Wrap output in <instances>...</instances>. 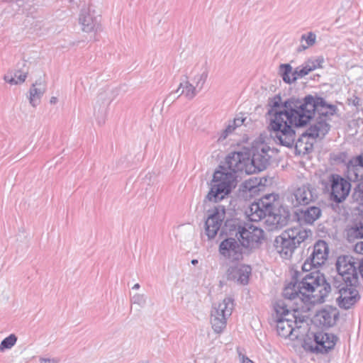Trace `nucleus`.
<instances>
[{"label":"nucleus","mask_w":363,"mask_h":363,"mask_svg":"<svg viewBox=\"0 0 363 363\" xmlns=\"http://www.w3.org/2000/svg\"><path fill=\"white\" fill-rule=\"evenodd\" d=\"M268 106L270 108L267 113L273 116L269 128L274 142L287 147L295 144L299 152L308 153L311 151L317 142L318 125L311 126L296 141L293 127H304L313 119L318 108V96L291 97L282 102L280 95H276L269 99Z\"/></svg>","instance_id":"1"},{"label":"nucleus","mask_w":363,"mask_h":363,"mask_svg":"<svg viewBox=\"0 0 363 363\" xmlns=\"http://www.w3.org/2000/svg\"><path fill=\"white\" fill-rule=\"evenodd\" d=\"M318 241L313 245V251L302 265V272L295 271L292 275L293 281L284 289L285 298L293 300L300 296L303 303V310L311 311L313 308L315 315L318 313V298L311 293L318 287V262L315 261L318 255Z\"/></svg>","instance_id":"2"},{"label":"nucleus","mask_w":363,"mask_h":363,"mask_svg":"<svg viewBox=\"0 0 363 363\" xmlns=\"http://www.w3.org/2000/svg\"><path fill=\"white\" fill-rule=\"evenodd\" d=\"M250 155L247 151H240L232 152L226 156L220 169L213 174L211 191L205 201L218 202L223 199L235 187L238 173L252 174L248 172Z\"/></svg>","instance_id":"3"},{"label":"nucleus","mask_w":363,"mask_h":363,"mask_svg":"<svg viewBox=\"0 0 363 363\" xmlns=\"http://www.w3.org/2000/svg\"><path fill=\"white\" fill-rule=\"evenodd\" d=\"M311 313L301 314L295 318H278L277 331L279 336L294 340L303 337L302 347L311 353L318 354V324Z\"/></svg>","instance_id":"4"},{"label":"nucleus","mask_w":363,"mask_h":363,"mask_svg":"<svg viewBox=\"0 0 363 363\" xmlns=\"http://www.w3.org/2000/svg\"><path fill=\"white\" fill-rule=\"evenodd\" d=\"M352 259L350 255L340 256L336 263L338 274L344 281L337 287L340 294L337 301L339 306L345 309H349L358 299V291L354 287L358 277L353 264L350 262Z\"/></svg>","instance_id":"5"},{"label":"nucleus","mask_w":363,"mask_h":363,"mask_svg":"<svg viewBox=\"0 0 363 363\" xmlns=\"http://www.w3.org/2000/svg\"><path fill=\"white\" fill-rule=\"evenodd\" d=\"M311 235V230L305 229L301 225L289 228L276 237L274 247L283 259H289L300 244Z\"/></svg>","instance_id":"6"},{"label":"nucleus","mask_w":363,"mask_h":363,"mask_svg":"<svg viewBox=\"0 0 363 363\" xmlns=\"http://www.w3.org/2000/svg\"><path fill=\"white\" fill-rule=\"evenodd\" d=\"M233 307V299L230 297L213 305L211 323L215 333H220L225 328L227 318L231 315Z\"/></svg>","instance_id":"7"},{"label":"nucleus","mask_w":363,"mask_h":363,"mask_svg":"<svg viewBox=\"0 0 363 363\" xmlns=\"http://www.w3.org/2000/svg\"><path fill=\"white\" fill-rule=\"evenodd\" d=\"M273 204L270 203H252L250 206L249 218L252 221L257 222L262 218H267L266 221L272 225L278 226L285 221V217L281 216Z\"/></svg>","instance_id":"8"},{"label":"nucleus","mask_w":363,"mask_h":363,"mask_svg":"<svg viewBox=\"0 0 363 363\" xmlns=\"http://www.w3.org/2000/svg\"><path fill=\"white\" fill-rule=\"evenodd\" d=\"M272 151L267 144L263 142L255 143L252 145L249 156L248 172L254 174L257 172H261L265 169L269 164Z\"/></svg>","instance_id":"9"},{"label":"nucleus","mask_w":363,"mask_h":363,"mask_svg":"<svg viewBox=\"0 0 363 363\" xmlns=\"http://www.w3.org/2000/svg\"><path fill=\"white\" fill-rule=\"evenodd\" d=\"M317 198L316 188L309 183L301 186H292L287 194V199L294 207L308 205Z\"/></svg>","instance_id":"10"},{"label":"nucleus","mask_w":363,"mask_h":363,"mask_svg":"<svg viewBox=\"0 0 363 363\" xmlns=\"http://www.w3.org/2000/svg\"><path fill=\"white\" fill-rule=\"evenodd\" d=\"M318 67V59L308 60L303 65L299 66L292 72V67L289 64H281L279 71L281 73L283 80L286 83H291L308 74L311 71Z\"/></svg>","instance_id":"11"},{"label":"nucleus","mask_w":363,"mask_h":363,"mask_svg":"<svg viewBox=\"0 0 363 363\" xmlns=\"http://www.w3.org/2000/svg\"><path fill=\"white\" fill-rule=\"evenodd\" d=\"M264 236V231L261 228L252 224L244 223L238 240L245 248L255 249L259 247Z\"/></svg>","instance_id":"12"},{"label":"nucleus","mask_w":363,"mask_h":363,"mask_svg":"<svg viewBox=\"0 0 363 363\" xmlns=\"http://www.w3.org/2000/svg\"><path fill=\"white\" fill-rule=\"evenodd\" d=\"M330 201L336 204L342 203L348 196L351 190V184L340 175L333 174L330 177Z\"/></svg>","instance_id":"13"},{"label":"nucleus","mask_w":363,"mask_h":363,"mask_svg":"<svg viewBox=\"0 0 363 363\" xmlns=\"http://www.w3.org/2000/svg\"><path fill=\"white\" fill-rule=\"evenodd\" d=\"M225 217V208L223 205H218L214 207L206 219L204 228L205 234L209 240L213 239L217 235L218 230L221 229V225Z\"/></svg>","instance_id":"14"},{"label":"nucleus","mask_w":363,"mask_h":363,"mask_svg":"<svg viewBox=\"0 0 363 363\" xmlns=\"http://www.w3.org/2000/svg\"><path fill=\"white\" fill-rule=\"evenodd\" d=\"M337 110L335 105L327 103L323 98L319 96V139L329 132L330 116L335 115Z\"/></svg>","instance_id":"15"},{"label":"nucleus","mask_w":363,"mask_h":363,"mask_svg":"<svg viewBox=\"0 0 363 363\" xmlns=\"http://www.w3.org/2000/svg\"><path fill=\"white\" fill-rule=\"evenodd\" d=\"M243 247L234 238H228L220 242L219 252L231 261H239L242 259Z\"/></svg>","instance_id":"16"},{"label":"nucleus","mask_w":363,"mask_h":363,"mask_svg":"<svg viewBox=\"0 0 363 363\" xmlns=\"http://www.w3.org/2000/svg\"><path fill=\"white\" fill-rule=\"evenodd\" d=\"M79 23L84 32L90 33L96 30L101 21V16L96 15L94 10L89 8H83L81 10L79 18Z\"/></svg>","instance_id":"17"},{"label":"nucleus","mask_w":363,"mask_h":363,"mask_svg":"<svg viewBox=\"0 0 363 363\" xmlns=\"http://www.w3.org/2000/svg\"><path fill=\"white\" fill-rule=\"evenodd\" d=\"M251 272L252 268L249 265L237 264L231 266L227 270V279L245 285L248 283Z\"/></svg>","instance_id":"18"},{"label":"nucleus","mask_w":363,"mask_h":363,"mask_svg":"<svg viewBox=\"0 0 363 363\" xmlns=\"http://www.w3.org/2000/svg\"><path fill=\"white\" fill-rule=\"evenodd\" d=\"M296 298H298L300 299L301 306L300 308H294L292 311H291L288 307L287 304L282 300L277 301L274 304V311L277 314V319L278 318L284 317V318H289L291 317L293 318H295L296 315H300L299 311H301L303 313H311L313 315V318H316L318 316L317 315H315V312L313 308L311 311H305L303 310V303L302 302L300 296H296L294 299Z\"/></svg>","instance_id":"19"},{"label":"nucleus","mask_w":363,"mask_h":363,"mask_svg":"<svg viewBox=\"0 0 363 363\" xmlns=\"http://www.w3.org/2000/svg\"><path fill=\"white\" fill-rule=\"evenodd\" d=\"M347 177L350 181H363V156L352 158L347 165Z\"/></svg>","instance_id":"20"},{"label":"nucleus","mask_w":363,"mask_h":363,"mask_svg":"<svg viewBox=\"0 0 363 363\" xmlns=\"http://www.w3.org/2000/svg\"><path fill=\"white\" fill-rule=\"evenodd\" d=\"M339 313L335 307L327 306L319 311V325L328 328L335 325Z\"/></svg>","instance_id":"21"},{"label":"nucleus","mask_w":363,"mask_h":363,"mask_svg":"<svg viewBox=\"0 0 363 363\" xmlns=\"http://www.w3.org/2000/svg\"><path fill=\"white\" fill-rule=\"evenodd\" d=\"M29 67L27 61L22 62V66L16 69L13 74L7 73L4 75V79L10 84H19L25 82L28 74Z\"/></svg>","instance_id":"22"},{"label":"nucleus","mask_w":363,"mask_h":363,"mask_svg":"<svg viewBox=\"0 0 363 363\" xmlns=\"http://www.w3.org/2000/svg\"><path fill=\"white\" fill-rule=\"evenodd\" d=\"M338 340L337 336L330 333H319V353H328L333 350Z\"/></svg>","instance_id":"23"},{"label":"nucleus","mask_w":363,"mask_h":363,"mask_svg":"<svg viewBox=\"0 0 363 363\" xmlns=\"http://www.w3.org/2000/svg\"><path fill=\"white\" fill-rule=\"evenodd\" d=\"M333 299V289L324 274H319V303Z\"/></svg>","instance_id":"24"},{"label":"nucleus","mask_w":363,"mask_h":363,"mask_svg":"<svg viewBox=\"0 0 363 363\" xmlns=\"http://www.w3.org/2000/svg\"><path fill=\"white\" fill-rule=\"evenodd\" d=\"M244 223L238 219H227L221 228V234H225L230 238L235 236L238 239V235L243 228Z\"/></svg>","instance_id":"25"},{"label":"nucleus","mask_w":363,"mask_h":363,"mask_svg":"<svg viewBox=\"0 0 363 363\" xmlns=\"http://www.w3.org/2000/svg\"><path fill=\"white\" fill-rule=\"evenodd\" d=\"M350 241L354 239L363 238V212L354 220L353 225L347 230Z\"/></svg>","instance_id":"26"},{"label":"nucleus","mask_w":363,"mask_h":363,"mask_svg":"<svg viewBox=\"0 0 363 363\" xmlns=\"http://www.w3.org/2000/svg\"><path fill=\"white\" fill-rule=\"evenodd\" d=\"M45 91V88L40 83L36 82L29 90V102L33 107H35L40 103V98Z\"/></svg>","instance_id":"27"},{"label":"nucleus","mask_w":363,"mask_h":363,"mask_svg":"<svg viewBox=\"0 0 363 363\" xmlns=\"http://www.w3.org/2000/svg\"><path fill=\"white\" fill-rule=\"evenodd\" d=\"M178 89H180L179 95H184L188 99H194L199 91L195 85L194 86L189 82L187 77H186L184 82L180 83Z\"/></svg>","instance_id":"28"},{"label":"nucleus","mask_w":363,"mask_h":363,"mask_svg":"<svg viewBox=\"0 0 363 363\" xmlns=\"http://www.w3.org/2000/svg\"><path fill=\"white\" fill-rule=\"evenodd\" d=\"M316 40V35L314 33L309 32L303 34L301 38V45L297 48V52H302L306 50L310 46L315 44Z\"/></svg>","instance_id":"29"},{"label":"nucleus","mask_w":363,"mask_h":363,"mask_svg":"<svg viewBox=\"0 0 363 363\" xmlns=\"http://www.w3.org/2000/svg\"><path fill=\"white\" fill-rule=\"evenodd\" d=\"M302 219L307 224H312L318 219V207L312 206L302 212Z\"/></svg>","instance_id":"30"},{"label":"nucleus","mask_w":363,"mask_h":363,"mask_svg":"<svg viewBox=\"0 0 363 363\" xmlns=\"http://www.w3.org/2000/svg\"><path fill=\"white\" fill-rule=\"evenodd\" d=\"M194 72L195 74L192 77L191 80L195 84V86L197 87L199 91H201L206 81L208 72L206 70L201 72L194 71Z\"/></svg>","instance_id":"31"},{"label":"nucleus","mask_w":363,"mask_h":363,"mask_svg":"<svg viewBox=\"0 0 363 363\" xmlns=\"http://www.w3.org/2000/svg\"><path fill=\"white\" fill-rule=\"evenodd\" d=\"M34 10L35 9L32 5L23 4L22 5H19V9L16 11L13 16L16 19L19 18L20 15H25L27 18H30V16L32 17Z\"/></svg>","instance_id":"32"},{"label":"nucleus","mask_w":363,"mask_h":363,"mask_svg":"<svg viewBox=\"0 0 363 363\" xmlns=\"http://www.w3.org/2000/svg\"><path fill=\"white\" fill-rule=\"evenodd\" d=\"M17 337L14 334H11L7 337L4 338L0 344V350L11 349L16 342Z\"/></svg>","instance_id":"33"},{"label":"nucleus","mask_w":363,"mask_h":363,"mask_svg":"<svg viewBox=\"0 0 363 363\" xmlns=\"http://www.w3.org/2000/svg\"><path fill=\"white\" fill-rule=\"evenodd\" d=\"M352 199L363 205V181L360 182L354 189Z\"/></svg>","instance_id":"34"},{"label":"nucleus","mask_w":363,"mask_h":363,"mask_svg":"<svg viewBox=\"0 0 363 363\" xmlns=\"http://www.w3.org/2000/svg\"><path fill=\"white\" fill-rule=\"evenodd\" d=\"M350 257L352 259L350 262L352 263L356 269V272H357V274L359 273L362 277H363V257H354L352 256H350Z\"/></svg>","instance_id":"35"},{"label":"nucleus","mask_w":363,"mask_h":363,"mask_svg":"<svg viewBox=\"0 0 363 363\" xmlns=\"http://www.w3.org/2000/svg\"><path fill=\"white\" fill-rule=\"evenodd\" d=\"M180 89H177L175 91L171 92L163 101V106L167 105L169 106L177 99H178L180 95H179V92Z\"/></svg>","instance_id":"36"},{"label":"nucleus","mask_w":363,"mask_h":363,"mask_svg":"<svg viewBox=\"0 0 363 363\" xmlns=\"http://www.w3.org/2000/svg\"><path fill=\"white\" fill-rule=\"evenodd\" d=\"M131 302L133 304L143 307L146 303V296L144 294H135L131 298Z\"/></svg>","instance_id":"37"},{"label":"nucleus","mask_w":363,"mask_h":363,"mask_svg":"<svg viewBox=\"0 0 363 363\" xmlns=\"http://www.w3.org/2000/svg\"><path fill=\"white\" fill-rule=\"evenodd\" d=\"M322 250L324 253L321 255V259H327L329 253L328 244L324 240H319V255L322 254Z\"/></svg>","instance_id":"38"},{"label":"nucleus","mask_w":363,"mask_h":363,"mask_svg":"<svg viewBox=\"0 0 363 363\" xmlns=\"http://www.w3.org/2000/svg\"><path fill=\"white\" fill-rule=\"evenodd\" d=\"M234 130L235 128L233 127V125H232L231 123H229L226 128L222 130L220 135L218 138V140L221 141L225 140L229 135V134L233 133Z\"/></svg>","instance_id":"39"},{"label":"nucleus","mask_w":363,"mask_h":363,"mask_svg":"<svg viewBox=\"0 0 363 363\" xmlns=\"http://www.w3.org/2000/svg\"><path fill=\"white\" fill-rule=\"evenodd\" d=\"M347 104L348 105H352L358 108L362 105V100L355 94H352L347 99Z\"/></svg>","instance_id":"40"},{"label":"nucleus","mask_w":363,"mask_h":363,"mask_svg":"<svg viewBox=\"0 0 363 363\" xmlns=\"http://www.w3.org/2000/svg\"><path fill=\"white\" fill-rule=\"evenodd\" d=\"M60 359L57 357H40L39 362L40 363H59Z\"/></svg>","instance_id":"41"},{"label":"nucleus","mask_w":363,"mask_h":363,"mask_svg":"<svg viewBox=\"0 0 363 363\" xmlns=\"http://www.w3.org/2000/svg\"><path fill=\"white\" fill-rule=\"evenodd\" d=\"M245 118H236L230 123L235 128L236 127L240 126L244 123Z\"/></svg>","instance_id":"42"},{"label":"nucleus","mask_w":363,"mask_h":363,"mask_svg":"<svg viewBox=\"0 0 363 363\" xmlns=\"http://www.w3.org/2000/svg\"><path fill=\"white\" fill-rule=\"evenodd\" d=\"M354 250L358 254L363 255V241L356 243Z\"/></svg>","instance_id":"43"},{"label":"nucleus","mask_w":363,"mask_h":363,"mask_svg":"<svg viewBox=\"0 0 363 363\" xmlns=\"http://www.w3.org/2000/svg\"><path fill=\"white\" fill-rule=\"evenodd\" d=\"M256 186L255 184H252V181L250 179L249 181H246L244 184V187L245 189H249L250 191H252V189H254Z\"/></svg>","instance_id":"44"},{"label":"nucleus","mask_w":363,"mask_h":363,"mask_svg":"<svg viewBox=\"0 0 363 363\" xmlns=\"http://www.w3.org/2000/svg\"><path fill=\"white\" fill-rule=\"evenodd\" d=\"M240 359L241 363H253L252 360H250L248 357H245L243 354H240Z\"/></svg>","instance_id":"45"},{"label":"nucleus","mask_w":363,"mask_h":363,"mask_svg":"<svg viewBox=\"0 0 363 363\" xmlns=\"http://www.w3.org/2000/svg\"><path fill=\"white\" fill-rule=\"evenodd\" d=\"M57 97H55V96H52V97L50 98V103L51 104H56V103H57Z\"/></svg>","instance_id":"46"},{"label":"nucleus","mask_w":363,"mask_h":363,"mask_svg":"<svg viewBox=\"0 0 363 363\" xmlns=\"http://www.w3.org/2000/svg\"><path fill=\"white\" fill-rule=\"evenodd\" d=\"M106 95H107L106 93H101L98 96L99 100H104L105 99V96H106Z\"/></svg>","instance_id":"47"},{"label":"nucleus","mask_w":363,"mask_h":363,"mask_svg":"<svg viewBox=\"0 0 363 363\" xmlns=\"http://www.w3.org/2000/svg\"><path fill=\"white\" fill-rule=\"evenodd\" d=\"M140 284H134V286H133V289H140Z\"/></svg>","instance_id":"48"},{"label":"nucleus","mask_w":363,"mask_h":363,"mask_svg":"<svg viewBox=\"0 0 363 363\" xmlns=\"http://www.w3.org/2000/svg\"><path fill=\"white\" fill-rule=\"evenodd\" d=\"M323 62V58H320L319 57V61H318V63H319V68H321L322 67V65H321V63Z\"/></svg>","instance_id":"49"},{"label":"nucleus","mask_w":363,"mask_h":363,"mask_svg":"<svg viewBox=\"0 0 363 363\" xmlns=\"http://www.w3.org/2000/svg\"><path fill=\"white\" fill-rule=\"evenodd\" d=\"M198 263V260L197 259H192L191 260V264L195 265Z\"/></svg>","instance_id":"50"},{"label":"nucleus","mask_w":363,"mask_h":363,"mask_svg":"<svg viewBox=\"0 0 363 363\" xmlns=\"http://www.w3.org/2000/svg\"><path fill=\"white\" fill-rule=\"evenodd\" d=\"M99 123L100 124L104 123V118H102V120H101V121H99Z\"/></svg>","instance_id":"51"},{"label":"nucleus","mask_w":363,"mask_h":363,"mask_svg":"<svg viewBox=\"0 0 363 363\" xmlns=\"http://www.w3.org/2000/svg\"><path fill=\"white\" fill-rule=\"evenodd\" d=\"M318 215H319V217H320V216H321V212H320V209H319Z\"/></svg>","instance_id":"52"}]
</instances>
